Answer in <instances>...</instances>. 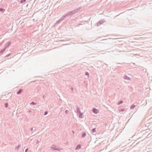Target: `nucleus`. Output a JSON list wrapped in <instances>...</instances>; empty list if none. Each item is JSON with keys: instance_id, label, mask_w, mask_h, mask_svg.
<instances>
[{"instance_id": "nucleus-5", "label": "nucleus", "mask_w": 152, "mask_h": 152, "mask_svg": "<svg viewBox=\"0 0 152 152\" xmlns=\"http://www.w3.org/2000/svg\"><path fill=\"white\" fill-rule=\"evenodd\" d=\"M92 112L93 113H94L95 114H96L98 113L99 111L96 109L95 108H94L93 109Z\"/></svg>"}, {"instance_id": "nucleus-25", "label": "nucleus", "mask_w": 152, "mask_h": 152, "mask_svg": "<svg viewBox=\"0 0 152 152\" xmlns=\"http://www.w3.org/2000/svg\"><path fill=\"white\" fill-rule=\"evenodd\" d=\"M65 113L66 114H67L68 113L69 111L68 110H66L65 111Z\"/></svg>"}, {"instance_id": "nucleus-7", "label": "nucleus", "mask_w": 152, "mask_h": 152, "mask_svg": "<svg viewBox=\"0 0 152 152\" xmlns=\"http://www.w3.org/2000/svg\"><path fill=\"white\" fill-rule=\"evenodd\" d=\"M67 15V14H66L62 16L61 18L60 19L62 21L64 20L66 17V16H66V15Z\"/></svg>"}, {"instance_id": "nucleus-27", "label": "nucleus", "mask_w": 152, "mask_h": 152, "mask_svg": "<svg viewBox=\"0 0 152 152\" xmlns=\"http://www.w3.org/2000/svg\"><path fill=\"white\" fill-rule=\"evenodd\" d=\"M33 127H32V128H31V129H30V130H31V131H32L33 130Z\"/></svg>"}, {"instance_id": "nucleus-2", "label": "nucleus", "mask_w": 152, "mask_h": 152, "mask_svg": "<svg viewBox=\"0 0 152 152\" xmlns=\"http://www.w3.org/2000/svg\"><path fill=\"white\" fill-rule=\"evenodd\" d=\"M50 148L52 150L59 151V150L58 148V147H57L56 145H52V146H51Z\"/></svg>"}, {"instance_id": "nucleus-28", "label": "nucleus", "mask_w": 152, "mask_h": 152, "mask_svg": "<svg viewBox=\"0 0 152 152\" xmlns=\"http://www.w3.org/2000/svg\"><path fill=\"white\" fill-rule=\"evenodd\" d=\"M10 54H8V55H7L6 56V57H9V56L10 55Z\"/></svg>"}, {"instance_id": "nucleus-36", "label": "nucleus", "mask_w": 152, "mask_h": 152, "mask_svg": "<svg viewBox=\"0 0 152 152\" xmlns=\"http://www.w3.org/2000/svg\"><path fill=\"white\" fill-rule=\"evenodd\" d=\"M72 132H73V133H74V131H72Z\"/></svg>"}, {"instance_id": "nucleus-33", "label": "nucleus", "mask_w": 152, "mask_h": 152, "mask_svg": "<svg viewBox=\"0 0 152 152\" xmlns=\"http://www.w3.org/2000/svg\"><path fill=\"white\" fill-rule=\"evenodd\" d=\"M71 89H72V91H73V89H73V88H71Z\"/></svg>"}, {"instance_id": "nucleus-26", "label": "nucleus", "mask_w": 152, "mask_h": 152, "mask_svg": "<svg viewBox=\"0 0 152 152\" xmlns=\"http://www.w3.org/2000/svg\"><path fill=\"white\" fill-rule=\"evenodd\" d=\"M28 151V148H27L26 149V150H25V152H27Z\"/></svg>"}, {"instance_id": "nucleus-22", "label": "nucleus", "mask_w": 152, "mask_h": 152, "mask_svg": "<svg viewBox=\"0 0 152 152\" xmlns=\"http://www.w3.org/2000/svg\"><path fill=\"white\" fill-rule=\"evenodd\" d=\"M96 128H94V129H92V132L93 133L95 132L96 131Z\"/></svg>"}, {"instance_id": "nucleus-24", "label": "nucleus", "mask_w": 152, "mask_h": 152, "mask_svg": "<svg viewBox=\"0 0 152 152\" xmlns=\"http://www.w3.org/2000/svg\"><path fill=\"white\" fill-rule=\"evenodd\" d=\"M48 113V112L47 111H45L44 112V115H47Z\"/></svg>"}, {"instance_id": "nucleus-35", "label": "nucleus", "mask_w": 152, "mask_h": 152, "mask_svg": "<svg viewBox=\"0 0 152 152\" xmlns=\"http://www.w3.org/2000/svg\"><path fill=\"white\" fill-rule=\"evenodd\" d=\"M117 64H120V63H117Z\"/></svg>"}, {"instance_id": "nucleus-10", "label": "nucleus", "mask_w": 152, "mask_h": 152, "mask_svg": "<svg viewBox=\"0 0 152 152\" xmlns=\"http://www.w3.org/2000/svg\"><path fill=\"white\" fill-rule=\"evenodd\" d=\"M20 146H21V145L20 144H19V145H18L17 147H15V150H18L19 149V148L20 147Z\"/></svg>"}, {"instance_id": "nucleus-29", "label": "nucleus", "mask_w": 152, "mask_h": 152, "mask_svg": "<svg viewBox=\"0 0 152 152\" xmlns=\"http://www.w3.org/2000/svg\"><path fill=\"white\" fill-rule=\"evenodd\" d=\"M63 109H64L63 108V107H62V108H61V111H63Z\"/></svg>"}, {"instance_id": "nucleus-30", "label": "nucleus", "mask_w": 152, "mask_h": 152, "mask_svg": "<svg viewBox=\"0 0 152 152\" xmlns=\"http://www.w3.org/2000/svg\"><path fill=\"white\" fill-rule=\"evenodd\" d=\"M124 111V109H123L121 110V111Z\"/></svg>"}, {"instance_id": "nucleus-14", "label": "nucleus", "mask_w": 152, "mask_h": 152, "mask_svg": "<svg viewBox=\"0 0 152 152\" xmlns=\"http://www.w3.org/2000/svg\"><path fill=\"white\" fill-rule=\"evenodd\" d=\"M81 145L80 144H78L76 147L75 149H80L81 148Z\"/></svg>"}, {"instance_id": "nucleus-9", "label": "nucleus", "mask_w": 152, "mask_h": 152, "mask_svg": "<svg viewBox=\"0 0 152 152\" xmlns=\"http://www.w3.org/2000/svg\"><path fill=\"white\" fill-rule=\"evenodd\" d=\"M76 112L78 114L81 112L80 108L79 107H77L76 108Z\"/></svg>"}, {"instance_id": "nucleus-32", "label": "nucleus", "mask_w": 152, "mask_h": 152, "mask_svg": "<svg viewBox=\"0 0 152 152\" xmlns=\"http://www.w3.org/2000/svg\"><path fill=\"white\" fill-rule=\"evenodd\" d=\"M31 134H32L33 135H34V134L33 132H32Z\"/></svg>"}, {"instance_id": "nucleus-13", "label": "nucleus", "mask_w": 152, "mask_h": 152, "mask_svg": "<svg viewBox=\"0 0 152 152\" xmlns=\"http://www.w3.org/2000/svg\"><path fill=\"white\" fill-rule=\"evenodd\" d=\"M86 135V133L85 132H83L82 134V137L83 138L85 137Z\"/></svg>"}, {"instance_id": "nucleus-20", "label": "nucleus", "mask_w": 152, "mask_h": 152, "mask_svg": "<svg viewBox=\"0 0 152 152\" xmlns=\"http://www.w3.org/2000/svg\"><path fill=\"white\" fill-rule=\"evenodd\" d=\"M4 106L5 107H8V103H5V104H4Z\"/></svg>"}, {"instance_id": "nucleus-8", "label": "nucleus", "mask_w": 152, "mask_h": 152, "mask_svg": "<svg viewBox=\"0 0 152 152\" xmlns=\"http://www.w3.org/2000/svg\"><path fill=\"white\" fill-rule=\"evenodd\" d=\"M78 115L79 117L80 118H83V113H82L80 112V113H78Z\"/></svg>"}, {"instance_id": "nucleus-11", "label": "nucleus", "mask_w": 152, "mask_h": 152, "mask_svg": "<svg viewBox=\"0 0 152 152\" xmlns=\"http://www.w3.org/2000/svg\"><path fill=\"white\" fill-rule=\"evenodd\" d=\"M6 50V49L4 48L0 51V53H2L5 50Z\"/></svg>"}, {"instance_id": "nucleus-31", "label": "nucleus", "mask_w": 152, "mask_h": 152, "mask_svg": "<svg viewBox=\"0 0 152 152\" xmlns=\"http://www.w3.org/2000/svg\"><path fill=\"white\" fill-rule=\"evenodd\" d=\"M31 112V110H29V111H28V112L29 113H30Z\"/></svg>"}, {"instance_id": "nucleus-19", "label": "nucleus", "mask_w": 152, "mask_h": 152, "mask_svg": "<svg viewBox=\"0 0 152 152\" xmlns=\"http://www.w3.org/2000/svg\"><path fill=\"white\" fill-rule=\"evenodd\" d=\"M26 1V0H20V2L21 3H23L25 2Z\"/></svg>"}, {"instance_id": "nucleus-6", "label": "nucleus", "mask_w": 152, "mask_h": 152, "mask_svg": "<svg viewBox=\"0 0 152 152\" xmlns=\"http://www.w3.org/2000/svg\"><path fill=\"white\" fill-rule=\"evenodd\" d=\"M11 44V42L10 41L8 42L5 45L4 48L6 49L7 48L9 47Z\"/></svg>"}, {"instance_id": "nucleus-1", "label": "nucleus", "mask_w": 152, "mask_h": 152, "mask_svg": "<svg viewBox=\"0 0 152 152\" xmlns=\"http://www.w3.org/2000/svg\"><path fill=\"white\" fill-rule=\"evenodd\" d=\"M81 8L82 7H79L72 11H70L67 13L66 16H72L79 11Z\"/></svg>"}, {"instance_id": "nucleus-4", "label": "nucleus", "mask_w": 152, "mask_h": 152, "mask_svg": "<svg viewBox=\"0 0 152 152\" xmlns=\"http://www.w3.org/2000/svg\"><path fill=\"white\" fill-rule=\"evenodd\" d=\"M124 78L125 80H131V79L129 77H128L126 75H124Z\"/></svg>"}, {"instance_id": "nucleus-23", "label": "nucleus", "mask_w": 152, "mask_h": 152, "mask_svg": "<svg viewBox=\"0 0 152 152\" xmlns=\"http://www.w3.org/2000/svg\"><path fill=\"white\" fill-rule=\"evenodd\" d=\"M85 75H87L88 76V77L89 76V73L87 72H86L85 74Z\"/></svg>"}, {"instance_id": "nucleus-34", "label": "nucleus", "mask_w": 152, "mask_h": 152, "mask_svg": "<svg viewBox=\"0 0 152 152\" xmlns=\"http://www.w3.org/2000/svg\"><path fill=\"white\" fill-rule=\"evenodd\" d=\"M39 142L38 141H37V143H38Z\"/></svg>"}, {"instance_id": "nucleus-12", "label": "nucleus", "mask_w": 152, "mask_h": 152, "mask_svg": "<svg viewBox=\"0 0 152 152\" xmlns=\"http://www.w3.org/2000/svg\"><path fill=\"white\" fill-rule=\"evenodd\" d=\"M23 91V90L21 89H20L19 90H18L17 93V94H20L21 92H22V91Z\"/></svg>"}, {"instance_id": "nucleus-16", "label": "nucleus", "mask_w": 152, "mask_h": 152, "mask_svg": "<svg viewBox=\"0 0 152 152\" xmlns=\"http://www.w3.org/2000/svg\"><path fill=\"white\" fill-rule=\"evenodd\" d=\"M135 107V105L134 104H133L131 106L130 109H133Z\"/></svg>"}, {"instance_id": "nucleus-37", "label": "nucleus", "mask_w": 152, "mask_h": 152, "mask_svg": "<svg viewBox=\"0 0 152 152\" xmlns=\"http://www.w3.org/2000/svg\"><path fill=\"white\" fill-rule=\"evenodd\" d=\"M44 96H43V98L44 97Z\"/></svg>"}, {"instance_id": "nucleus-15", "label": "nucleus", "mask_w": 152, "mask_h": 152, "mask_svg": "<svg viewBox=\"0 0 152 152\" xmlns=\"http://www.w3.org/2000/svg\"><path fill=\"white\" fill-rule=\"evenodd\" d=\"M5 11V10L2 8H0V12H4Z\"/></svg>"}, {"instance_id": "nucleus-17", "label": "nucleus", "mask_w": 152, "mask_h": 152, "mask_svg": "<svg viewBox=\"0 0 152 152\" xmlns=\"http://www.w3.org/2000/svg\"><path fill=\"white\" fill-rule=\"evenodd\" d=\"M123 102L122 100H121L118 102V105H120Z\"/></svg>"}, {"instance_id": "nucleus-3", "label": "nucleus", "mask_w": 152, "mask_h": 152, "mask_svg": "<svg viewBox=\"0 0 152 152\" xmlns=\"http://www.w3.org/2000/svg\"><path fill=\"white\" fill-rule=\"evenodd\" d=\"M105 21L104 19H102L101 20L99 21L97 23V26H100V25L102 24L104 22H105Z\"/></svg>"}, {"instance_id": "nucleus-21", "label": "nucleus", "mask_w": 152, "mask_h": 152, "mask_svg": "<svg viewBox=\"0 0 152 152\" xmlns=\"http://www.w3.org/2000/svg\"><path fill=\"white\" fill-rule=\"evenodd\" d=\"M36 104L35 103H34V102H31L30 103V104L32 105H34Z\"/></svg>"}, {"instance_id": "nucleus-18", "label": "nucleus", "mask_w": 152, "mask_h": 152, "mask_svg": "<svg viewBox=\"0 0 152 152\" xmlns=\"http://www.w3.org/2000/svg\"><path fill=\"white\" fill-rule=\"evenodd\" d=\"M61 21V20L60 19H59V20H58L56 22V23L57 24H58Z\"/></svg>"}]
</instances>
